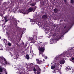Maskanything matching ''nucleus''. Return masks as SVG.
Returning a JSON list of instances; mask_svg holds the SVG:
<instances>
[{
    "label": "nucleus",
    "instance_id": "f257e3e1",
    "mask_svg": "<svg viewBox=\"0 0 74 74\" xmlns=\"http://www.w3.org/2000/svg\"><path fill=\"white\" fill-rule=\"evenodd\" d=\"M67 51H65L63 53L56 56L54 59L55 62H57L58 60H60V64H64L65 63V60H64L65 58H66L67 55H68L67 54Z\"/></svg>",
    "mask_w": 74,
    "mask_h": 74
},
{
    "label": "nucleus",
    "instance_id": "f03ea898",
    "mask_svg": "<svg viewBox=\"0 0 74 74\" xmlns=\"http://www.w3.org/2000/svg\"><path fill=\"white\" fill-rule=\"evenodd\" d=\"M0 63L1 64H8L9 65L10 63L8 62L7 60L3 57H0Z\"/></svg>",
    "mask_w": 74,
    "mask_h": 74
},
{
    "label": "nucleus",
    "instance_id": "7ed1b4c3",
    "mask_svg": "<svg viewBox=\"0 0 74 74\" xmlns=\"http://www.w3.org/2000/svg\"><path fill=\"white\" fill-rule=\"evenodd\" d=\"M38 49L39 50V55L40 54H41L42 57L45 58V59H47V56H45V55L43 54V53L42 52H44V50H45V48L44 47H41L40 48V47H38Z\"/></svg>",
    "mask_w": 74,
    "mask_h": 74
},
{
    "label": "nucleus",
    "instance_id": "20e7f679",
    "mask_svg": "<svg viewBox=\"0 0 74 74\" xmlns=\"http://www.w3.org/2000/svg\"><path fill=\"white\" fill-rule=\"evenodd\" d=\"M34 36L33 38H29V41H31L33 42H35L37 40V33L35 32L34 33Z\"/></svg>",
    "mask_w": 74,
    "mask_h": 74
},
{
    "label": "nucleus",
    "instance_id": "39448f33",
    "mask_svg": "<svg viewBox=\"0 0 74 74\" xmlns=\"http://www.w3.org/2000/svg\"><path fill=\"white\" fill-rule=\"evenodd\" d=\"M33 10V8H30L28 9V11H27L25 12H21V13L24 14H27L29 13V12H32Z\"/></svg>",
    "mask_w": 74,
    "mask_h": 74
},
{
    "label": "nucleus",
    "instance_id": "423d86ee",
    "mask_svg": "<svg viewBox=\"0 0 74 74\" xmlns=\"http://www.w3.org/2000/svg\"><path fill=\"white\" fill-rule=\"evenodd\" d=\"M36 60L37 64H41V63H42V62L41 60H39V59H36Z\"/></svg>",
    "mask_w": 74,
    "mask_h": 74
},
{
    "label": "nucleus",
    "instance_id": "0eeeda50",
    "mask_svg": "<svg viewBox=\"0 0 74 74\" xmlns=\"http://www.w3.org/2000/svg\"><path fill=\"white\" fill-rule=\"evenodd\" d=\"M42 18L44 21H45V20L47 18V15H45L42 16Z\"/></svg>",
    "mask_w": 74,
    "mask_h": 74
},
{
    "label": "nucleus",
    "instance_id": "6e6552de",
    "mask_svg": "<svg viewBox=\"0 0 74 74\" xmlns=\"http://www.w3.org/2000/svg\"><path fill=\"white\" fill-rule=\"evenodd\" d=\"M12 57H13V58L14 59H16L17 58H18V57H17V56H16V54L14 53V54L13 55L11 56Z\"/></svg>",
    "mask_w": 74,
    "mask_h": 74
},
{
    "label": "nucleus",
    "instance_id": "1a4fd4ad",
    "mask_svg": "<svg viewBox=\"0 0 74 74\" xmlns=\"http://www.w3.org/2000/svg\"><path fill=\"white\" fill-rule=\"evenodd\" d=\"M20 33L21 34H23V29L22 28H20Z\"/></svg>",
    "mask_w": 74,
    "mask_h": 74
},
{
    "label": "nucleus",
    "instance_id": "9d476101",
    "mask_svg": "<svg viewBox=\"0 0 74 74\" xmlns=\"http://www.w3.org/2000/svg\"><path fill=\"white\" fill-rule=\"evenodd\" d=\"M56 70L57 73H58V72H59V73H60V72L59 71V69L58 68L56 69L55 70H54V71H53V73H55V71Z\"/></svg>",
    "mask_w": 74,
    "mask_h": 74
},
{
    "label": "nucleus",
    "instance_id": "9b49d317",
    "mask_svg": "<svg viewBox=\"0 0 74 74\" xmlns=\"http://www.w3.org/2000/svg\"><path fill=\"white\" fill-rule=\"evenodd\" d=\"M3 70H4V71H5V69L3 68L2 69L1 67H0V72H2V71H3Z\"/></svg>",
    "mask_w": 74,
    "mask_h": 74
},
{
    "label": "nucleus",
    "instance_id": "f8f14e48",
    "mask_svg": "<svg viewBox=\"0 0 74 74\" xmlns=\"http://www.w3.org/2000/svg\"><path fill=\"white\" fill-rule=\"evenodd\" d=\"M41 71V69L40 68H39L37 71V73L38 74H40V71Z\"/></svg>",
    "mask_w": 74,
    "mask_h": 74
},
{
    "label": "nucleus",
    "instance_id": "ddd939ff",
    "mask_svg": "<svg viewBox=\"0 0 74 74\" xmlns=\"http://www.w3.org/2000/svg\"><path fill=\"white\" fill-rule=\"evenodd\" d=\"M50 41V44H53V42H54V40L52 38H51V40Z\"/></svg>",
    "mask_w": 74,
    "mask_h": 74
},
{
    "label": "nucleus",
    "instance_id": "4468645a",
    "mask_svg": "<svg viewBox=\"0 0 74 74\" xmlns=\"http://www.w3.org/2000/svg\"><path fill=\"white\" fill-rule=\"evenodd\" d=\"M27 59V60H29L30 58V57H29V56L28 55H27L25 57Z\"/></svg>",
    "mask_w": 74,
    "mask_h": 74
},
{
    "label": "nucleus",
    "instance_id": "2eb2a0df",
    "mask_svg": "<svg viewBox=\"0 0 74 74\" xmlns=\"http://www.w3.org/2000/svg\"><path fill=\"white\" fill-rule=\"evenodd\" d=\"M38 24L39 26H40V27H42V23L38 22Z\"/></svg>",
    "mask_w": 74,
    "mask_h": 74
},
{
    "label": "nucleus",
    "instance_id": "dca6fc26",
    "mask_svg": "<svg viewBox=\"0 0 74 74\" xmlns=\"http://www.w3.org/2000/svg\"><path fill=\"white\" fill-rule=\"evenodd\" d=\"M35 5H36V3H30V5L31 6H34Z\"/></svg>",
    "mask_w": 74,
    "mask_h": 74
},
{
    "label": "nucleus",
    "instance_id": "f3484780",
    "mask_svg": "<svg viewBox=\"0 0 74 74\" xmlns=\"http://www.w3.org/2000/svg\"><path fill=\"white\" fill-rule=\"evenodd\" d=\"M58 9L55 8L54 10V12L56 13L57 12H58Z\"/></svg>",
    "mask_w": 74,
    "mask_h": 74
},
{
    "label": "nucleus",
    "instance_id": "a211bd4d",
    "mask_svg": "<svg viewBox=\"0 0 74 74\" xmlns=\"http://www.w3.org/2000/svg\"><path fill=\"white\" fill-rule=\"evenodd\" d=\"M73 54V53H72V51L71 52H69V56H71V55H72Z\"/></svg>",
    "mask_w": 74,
    "mask_h": 74
},
{
    "label": "nucleus",
    "instance_id": "6ab92c4d",
    "mask_svg": "<svg viewBox=\"0 0 74 74\" xmlns=\"http://www.w3.org/2000/svg\"><path fill=\"white\" fill-rule=\"evenodd\" d=\"M18 21L17 20H15V22H14V25H16V26H17V22Z\"/></svg>",
    "mask_w": 74,
    "mask_h": 74
},
{
    "label": "nucleus",
    "instance_id": "aec40b11",
    "mask_svg": "<svg viewBox=\"0 0 74 74\" xmlns=\"http://www.w3.org/2000/svg\"><path fill=\"white\" fill-rule=\"evenodd\" d=\"M36 21H35V20H34V21L32 22V25H34V24H35V23H36Z\"/></svg>",
    "mask_w": 74,
    "mask_h": 74
},
{
    "label": "nucleus",
    "instance_id": "412c9836",
    "mask_svg": "<svg viewBox=\"0 0 74 74\" xmlns=\"http://www.w3.org/2000/svg\"><path fill=\"white\" fill-rule=\"evenodd\" d=\"M55 68V67L54 66H52L51 67V69L52 70H53Z\"/></svg>",
    "mask_w": 74,
    "mask_h": 74
},
{
    "label": "nucleus",
    "instance_id": "4be33fe9",
    "mask_svg": "<svg viewBox=\"0 0 74 74\" xmlns=\"http://www.w3.org/2000/svg\"><path fill=\"white\" fill-rule=\"evenodd\" d=\"M0 46L1 47V48L0 49V50H3V46H2V45H1V44H0Z\"/></svg>",
    "mask_w": 74,
    "mask_h": 74
},
{
    "label": "nucleus",
    "instance_id": "5701e85b",
    "mask_svg": "<svg viewBox=\"0 0 74 74\" xmlns=\"http://www.w3.org/2000/svg\"><path fill=\"white\" fill-rule=\"evenodd\" d=\"M67 69L68 70H71V68H70V67L69 66H68L67 68Z\"/></svg>",
    "mask_w": 74,
    "mask_h": 74
},
{
    "label": "nucleus",
    "instance_id": "b1692460",
    "mask_svg": "<svg viewBox=\"0 0 74 74\" xmlns=\"http://www.w3.org/2000/svg\"><path fill=\"white\" fill-rule=\"evenodd\" d=\"M8 45H9V46H11V44L10 43V42H9L8 43Z\"/></svg>",
    "mask_w": 74,
    "mask_h": 74
},
{
    "label": "nucleus",
    "instance_id": "393cba45",
    "mask_svg": "<svg viewBox=\"0 0 74 74\" xmlns=\"http://www.w3.org/2000/svg\"><path fill=\"white\" fill-rule=\"evenodd\" d=\"M71 62H73V63H74V58H72L71 60Z\"/></svg>",
    "mask_w": 74,
    "mask_h": 74
},
{
    "label": "nucleus",
    "instance_id": "a878e982",
    "mask_svg": "<svg viewBox=\"0 0 74 74\" xmlns=\"http://www.w3.org/2000/svg\"><path fill=\"white\" fill-rule=\"evenodd\" d=\"M37 8V7L36 6H35L34 8V10H33V12H34V11L36 10V9Z\"/></svg>",
    "mask_w": 74,
    "mask_h": 74
},
{
    "label": "nucleus",
    "instance_id": "bb28decb",
    "mask_svg": "<svg viewBox=\"0 0 74 74\" xmlns=\"http://www.w3.org/2000/svg\"><path fill=\"white\" fill-rule=\"evenodd\" d=\"M64 2L66 4H67V2L66 0H64Z\"/></svg>",
    "mask_w": 74,
    "mask_h": 74
},
{
    "label": "nucleus",
    "instance_id": "cd10ccee",
    "mask_svg": "<svg viewBox=\"0 0 74 74\" xmlns=\"http://www.w3.org/2000/svg\"><path fill=\"white\" fill-rule=\"evenodd\" d=\"M74 3V0H71V3Z\"/></svg>",
    "mask_w": 74,
    "mask_h": 74
},
{
    "label": "nucleus",
    "instance_id": "c85d7f7f",
    "mask_svg": "<svg viewBox=\"0 0 74 74\" xmlns=\"http://www.w3.org/2000/svg\"><path fill=\"white\" fill-rule=\"evenodd\" d=\"M34 19H32L30 20V22L32 23V22L33 21H34Z\"/></svg>",
    "mask_w": 74,
    "mask_h": 74
},
{
    "label": "nucleus",
    "instance_id": "c756f323",
    "mask_svg": "<svg viewBox=\"0 0 74 74\" xmlns=\"http://www.w3.org/2000/svg\"><path fill=\"white\" fill-rule=\"evenodd\" d=\"M33 70L34 71H37V70H36V69L35 68H34Z\"/></svg>",
    "mask_w": 74,
    "mask_h": 74
},
{
    "label": "nucleus",
    "instance_id": "7c9ffc66",
    "mask_svg": "<svg viewBox=\"0 0 74 74\" xmlns=\"http://www.w3.org/2000/svg\"><path fill=\"white\" fill-rule=\"evenodd\" d=\"M0 16H1V17H3V15L1 14H0Z\"/></svg>",
    "mask_w": 74,
    "mask_h": 74
},
{
    "label": "nucleus",
    "instance_id": "2f4dec72",
    "mask_svg": "<svg viewBox=\"0 0 74 74\" xmlns=\"http://www.w3.org/2000/svg\"><path fill=\"white\" fill-rule=\"evenodd\" d=\"M23 29L24 31H25L26 30V29L25 28H23Z\"/></svg>",
    "mask_w": 74,
    "mask_h": 74
},
{
    "label": "nucleus",
    "instance_id": "473e14b6",
    "mask_svg": "<svg viewBox=\"0 0 74 74\" xmlns=\"http://www.w3.org/2000/svg\"><path fill=\"white\" fill-rule=\"evenodd\" d=\"M8 32H6V36H8Z\"/></svg>",
    "mask_w": 74,
    "mask_h": 74
},
{
    "label": "nucleus",
    "instance_id": "72a5a7b5",
    "mask_svg": "<svg viewBox=\"0 0 74 74\" xmlns=\"http://www.w3.org/2000/svg\"><path fill=\"white\" fill-rule=\"evenodd\" d=\"M41 43H42L41 42H38V44H41Z\"/></svg>",
    "mask_w": 74,
    "mask_h": 74
},
{
    "label": "nucleus",
    "instance_id": "f704fd0d",
    "mask_svg": "<svg viewBox=\"0 0 74 74\" xmlns=\"http://www.w3.org/2000/svg\"><path fill=\"white\" fill-rule=\"evenodd\" d=\"M8 21V20H6L5 21V22H7Z\"/></svg>",
    "mask_w": 74,
    "mask_h": 74
},
{
    "label": "nucleus",
    "instance_id": "c9c22d12",
    "mask_svg": "<svg viewBox=\"0 0 74 74\" xmlns=\"http://www.w3.org/2000/svg\"><path fill=\"white\" fill-rule=\"evenodd\" d=\"M32 55L33 56L34 55V54L32 52V53H31Z\"/></svg>",
    "mask_w": 74,
    "mask_h": 74
},
{
    "label": "nucleus",
    "instance_id": "e433bc0d",
    "mask_svg": "<svg viewBox=\"0 0 74 74\" xmlns=\"http://www.w3.org/2000/svg\"><path fill=\"white\" fill-rule=\"evenodd\" d=\"M4 19H7V18H6V17H4Z\"/></svg>",
    "mask_w": 74,
    "mask_h": 74
},
{
    "label": "nucleus",
    "instance_id": "4c0bfd02",
    "mask_svg": "<svg viewBox=\"0 0 74 74\" xmlns=\"http://www.w3.org/2000/svg\"><path fill=\"white\" fill-rule=\"evenodd\" d=\"M32 1H29V3H32Z\"/></svg>",
    "mask_w": 74,
    "mask_h": 74
},
{
    "label": "nucleus",
    "instance_id": "58836bf2",
    "mask_svg": "<svg viewBox=\"0 0 74 74\" xmlns=\"http://www.w3.org/2000/svg\"><path fill=\"white\" fill-rule=\"evenodd\" d=\"M49 38H51V37L50 36H49Z\"/></svg>",
    "mask_w": 74,
    "mask_h": 74
},
{
    "label": "nucleus",
    "instance_id": "ea45409f",
    "mask_svg": "<svg viewBox=\"0 0 74 74\" xmlns=\"http://www.w3.org/2000/svg\"><path fill=\"white\" fill-rule=\"evenodd\" d=\"M66 26H65L64 27V29H65V28H66Z\"/></svg>",
    "mask_w": 74,
    "mask_h": 74
},
{
    "label": "nucleus",
    "instance_id": "a19ab883",
    "mask_svg": "<svg viewBox=\"0 0 74 74\" xmlns=\"http://www.w3.org/2000/svg\"><path fill=\"white\" fill-rule=\"evenodd\" d=\"M5 73L6 74H7V72H5Z\"/></svg>",
    "mask_w": 74,
    "mask_h": 74
},
{
    "label": "nucleus",
    "instance_id": "79ce46f5",
    "mask_svg": "<svg viewBox=\"0 0 74 74\" xmlns=\"http://www.w3.org/2000/svg\"><path fill=\"white\" fill-rule=\"evenodd\" d=\"M41 38V37H40V38Z\"/></svg>",
    "mask_w": 74,
    "mask_h": 74
},
{
    "label": "nucleus",
    "instance_id": "37998d69",
    "mask_svg": "<svg viewBox=\"0 0 74 74\" xmlns=\"http://www.w3.org/2000/svg\"><path fill=\"white\" fill-rule=\"evenodd\" d=\"M43 61H45V59H43Z\"/></svg>",
    "mask_w": 74,
    "mask_h": 74
},
{
    "label": "nucleus",
    "instance_id": "c03bdc74",
    "mask_svg": "<svg viewBox=\"0 0 74 74\" xmlns=\"http://www.w3.org/2000/svg\"><path fill=\"white\" fill-rule=\"evenodd\" d=\"M19 22V21H18V22Z\"/></svg>",
    "mask_w": 74,
    "mask_h": 74
},
{
    "label": "nucleus",
    "instance_id": "a18cd8bd",
    "mask_svg": "<svg viewBox=\"0 0 74 74\" xmlns=\"http://www.w3.org/2000/svg\"><path fill=\"white\" fill-rule=\"evenodd\" d=\"M62 37H61L60 38L61 39H62Z\"/></svg>",
    "mask_w": 74,
    "mask_h": 74
},
{
    "label": "nucleus",
    "instance_id": "49530a36",
    "mask_svg": "<svg viewBox=\"0 0 74 74\" xmlns=\"http://www.w3.org/2000/svg\"><path fill=\"white\" fill-rule=\"evenodd\" d=\"M23 44H24V43H23Z\"/></svg>",
    "mask_w": 74,
    "mask_h": 74
},
{
    "label": "nucleus",
    "instance_id": "de8ad7c7",
    "mask_svg": "<svg viewBox=\"0 0 74 74\" xmlns=\"http://www.w3.org/2000/svg\"><path fill=\"white\" fill-rule=\"evenodd\" d=\"M61 66V67H62V66Z\"/></svg>",
    "mask_w": 74,
    "mask_h": 74
},
{
    "label": "nucleus",
    "instance_id": "09e8293b",
    "mask_svg": "<svg viewBox=\"0 0 74 74\" xmlns=\"http://www.w3.org/2000/svg\"><path fill=\"white\" fill-rule=\"evenodd\" d=\"M0 74H1V73H0Z\"/></svg>",
    "mask_w": 74,
    "mask_h": 74
}]
</instances>
